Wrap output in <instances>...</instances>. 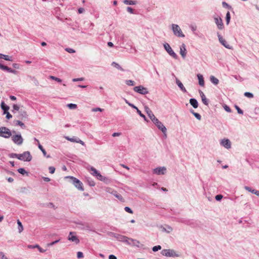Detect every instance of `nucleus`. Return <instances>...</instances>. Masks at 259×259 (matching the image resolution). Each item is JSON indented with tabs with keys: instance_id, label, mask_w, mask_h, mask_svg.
Segmentation results:
<instances>
[{
	"instance_id": "obj_34",
	"label": "nucleus",
	"mask_w": 259,
	"mask_h": 259,
	"mask_svg": "<svg viewBox=\"0 0 259 259\" xmlns=\"http://www.w3.org/2000/svg\"><path fill=\"white\" fill-rule=\"evenodd\" d=\"M123 3L125 5H134L137 4V2L134 1L124 0L123 1Z\"/></svg>"
},
{
	"instance_id": "obj_25",
	"label": "nucleus",
	"mask_w": 259,
	"mask_h": 259,
	"mask_svg": "<svg viewBox=\"0 0 259 259\" xmlns=\"http://www.w3.org/2000/svg\"><path fill=\"white\" fill-rule=\"evenodd\" d=\"M161 231L162 232H165L167 233H170L172 231V228L171 227L169 226H166L165 227H161Z\"/></svg>"
},
{
	"instance_id": "obj_17",
	"label": "nucleus",
	"mask_w": 259,
	"mask_h": 259,
	"mask_svg": "<svg viewBox=\"0 0 259 259\" xmlns=\"http://www.w3.org/2000/svg\"><path fill=\"white\" fill-rule=\"evenodd\" d=\"M65 139L67 140L72 142H75L77 143H79L81 144L82 145H84V143L82 141H81L80 139H79L77 137H73V138H69V137H65Z\"/></svg>"
},
{
	"instance_id": "obj_56",
	"label": "nucleus",
	"mask_w": 259,
	"mask_h": 259,
	"mask_svg": "<svg viewBox=\"0 0 259 259\" xmlns=\"http://www.w3.org/2000/svg\"><path fill=\"white\" fill-rule=\"evenodd\" d=\"M151 120L153 121V122L155 124H156L157 123H158L160 121L155 116L154 117H153Z\"/></svg>"
},
{
	"instance_id": "obj_47",
	"label": "nucleus",
	"mask_w": 259,
	"mask_h": 259,
	"mask_svg": "<svg viewBox=\"0 0 259 259\" xmlns=\"http://www.w3.org/2000/svg\"><path fill=\"white\" fill-rule=\"evenodd\" d=\"M161 247L160 245L155 246L152 248V250L154 252H156L160 249H161Z\"/></svg>"
},
{
	"instance_id": "obj_52",
	"label": "nucleus",
	"mask_w": 259,
	"mask_h": 259,
	"mask_svg": "<svg viewBox=\"0 0 259 259\" xmlns=\"http://www.w3.org/2000/svg\"><path fill=\"white\" fill-rule=\"evenodd\" d=\"M59 241H60V239L56 240H55V241H53V242H51L50 243H48V244H47V246H52V245H53L55 244L56 243H57L59 242Z\"/></svg>"
},
{
	"instance_id": "obj_19",
	"label": "nucleus",
	"mask_w": 259,
	"mask_h": 259,
	"mask_svg": "<svg viewBox=\"0 0 259 259\" xmlns=\"http://www.w3.org/2000/svg\"><path fill=\"white\" fill-rule=\"evenodd\" d=\"M0 69L3 70L7 71L9 72L12 73L14 74H17L18 73V71H17L16 70L12 69L11 68H9L8 66L4 65L3 64H0Z\"/></svg>"
},
{
	"instance_id": "obj_48",
	"label": "nucleus",
	"mask_w": 259,
	"mask_h": 259,
	"mask_svg": "<svg viewBox=\"0 0 259 259\" xmlns=\"http://www.w3.org/2000/svg\"><path fill=\"white\" fill-rule=\"evenodd\" d=\"M137 112L141 117H143L145 121H147V118L146 116L143 114L142 113L141 111L140 110H138Z\"/></svg>"
},
{
	"instance_id": "obj_20",
	"label": "nucleus",
	"mask_w": 259,
	"mask_h": 259,
	"mask_svg": "<svg viewBox=\"0 0 259 259\" xmlns=\"http://www.w3.org/2000/svg\"><path fill=\"white\" fill-rule=\"evenodd\" d=\"M27 116V112L25 110L21 109L18 112L17 117L21 119H23L24 118H26Z\"/></svg>"
},
{
	"instance_id": "obj_22",
	"label": "nucleus",
	"mask_w": 259,
	"mask_h": 259,
	"mask_svg": "<svg viewBox=\"0 0 259 259\" xmlns=\"http://www.w3.org/2000/svg\"><path fill=\"white\" fill-rule=\"evenodd\" d=\"M244 189L249 192L254 194L256 196L259 197V191L255 189H252L251 187L248 186H245Z\"/></svg>"
},
{
	"instance_id": "obj_10",
	"label": "nucleus",
	"mask_w": 259,
	"mask_h": 259,
	"mask_svg": "<svg viewBox=\"0 0 259 259\" xmlns=\"http://www.w3.org/2000/svg\"><path fill=\"white\" fill-rule=\"evenodd\" d=\"M220 144L225 148L229 149L231 148V142L228 139H223L220 141Z\"/></svg>"
},
{
	"instance_id": "obj_16",
	"label": "nucleus",
	"mask_w": 259,
	"mask_h": 259,
	"mask_svg": "<svg viewBox=\"0 0 259 259\" xmlns=\"http://www.w3.org/2000/svg\"><path fill=\"white\" fill-rule=\"evenodd\" d=\"M161 254L163 255L170 257V256H174L175 255V252L172 250L163 249L161 251Z\"/></svg>"
},
{
	"instance_id": "obj_61",
	"label": "nucleus",
	"mask_w": 259,
	"mask_h": 259,
	"mask_svg": "<svg viewBox=\"0 0 259 259\" xmlns=\"http://www.w3.org/2000/svg\"><path fill=\"white\" fill-rule=\"evenodd\" d=\"M84 80V78L81 77V78H73L72 79V81L73 82H76L78 81H83Z\"/></svg>"
},
{
	"instance_id": "obj_57",
	"label": "nucleus",
	"mask_w": 259,
	"mask_h": 259,
	"mask_svg": "<svg viewBox=\"0 0 259 259\" xmlns=\"http://www.w3.org/2000/svg\"><path fill=\"white\" fill-rule=\"evenodd\" d=\"M124 210L130 213H133V210L129 207L126 206L124 208Z\"/></svg>"
},
{
	"instance_id": "obj_9",
	"label": "nucleus",
	"mask_w": 259,
	"mask_h": 259,
	"mask_svg": "<svg viewBox=\"0 0 259 259\" xmlns=\"http://www.w3.org/2000/svg\"><path fill=\"white\" fill-rule=\"evenodd\" d=\"M67 238L68 240L73 242L76 244L79 243V240L77 237L76 233L74 232H70Z\"/></svg>"
},
{
	"instance_id": "obj_51",
	"label": "nucleus",
	"mask_w": 259,
	"mask_h": 259,
	"mask_svg": "<svg viewBox=\"0 0 259 259\" xmlns=\"http://www.w3.org/2000/svg\"><path fill=\"white\" fill-rule=\"evenodd\" d=\"M236 109L237 110V112L240 114H243V111L237 105L235 106Z\"/></svg>"
},
{
	"instance_id": "obj_24",
	"label": "nucleus",
	"mask_w": 259,
	"mask_h": 259,
	"mask_svg": "<svg viewBox=\"0 0 259 259\" xmlns=\"http://www.w3.org/2000/svg\"><path fill=\"white\" fill-rule=\"evenodd\" d=\"M190 104L194 108H197L198 107V103L197 101L194 98L190 99Z\"/></svg>"
},
{
	"instance_id": "obj_5",
	"label": "nucleus",
	"mask_w": 259,
	"mask_h": 259,
	"mask_svg": "<svg viewBox=\"0 0 259 259\" xmlns=\"http://www.w3.org/2000/svg\"><path fill=\"white\" fill-rule=\"evenodd\" d=\"M18 159L29 162L31 160L32 156L29 151H25L22 154H19Z\"/></svg>"
},
{
	"instance_id": "obj_58",
	"label": "nucleus",
	"mask_w": 259,
	"mask_h": 259,
	"mask_svg": "<svg viewBox=\"0 0 259 259\" xmlns=\"http://www.w3.org/2000/svg\"><path fill=\"white\" fill-rule=\"evenodd\" d=\"M222 5H223V7L224 8H229V9L231 8V7L227 3H226L225 2H223L222 3Z\"/></svg>"
},
{
	"instance_id": "obj_12",
	"label": "nucleus",
	"mask_w": 259,
	"mask_h": 259,
	"mask_svg": "<svg viewBox=\"0 0 259 259\" xmlns=\"http://www.w3.org/2000/svg\"><path fill=\"white\" fill-rule=\"evenodd\" d=\"M214 22L217 25L218 28L222 30L224 28V24L222 19L220 17H214Z\"/></svg>"
},
{
	"instance_id": "obj_55",
	"label": "nucleus",
	"mask_w": 259,
	"mask_h": 259,
	"mask_svg": "<svg viewBox=\"0 0 259 259\" xmlns=\"http://www.w3.org/2000/svg\"><path fill=\"white\" fill-rule=\"evenodd\" d=\"M77 257L78 258H82L83 257V253L82 252H80V251L77 252Z\"/></svg>"
},
{
	"instance_id": "obj_15",
	"label": "nucleus",
	"mask_w": 259,
	"mask_h": 259,
	"mask_svg": "<svg viewBox=\"0 0 259 259\" xmlns=\"http://www.w3.org/2000/svg\"><path fill=\"white\" fill-rule=\"evenodd\" d=\"M112 236L116 239L118 241L123 242L124 243L126 241L127 237L118 234L112 233Z\"/></svg>"
},
{
	"instance_id": "obj_42",
	"label": "nucleus",
	"mask_w": 259,
	"mask_h": 259,
	"mask_svg": "<svg viewBox=\"0 0 259 259\" xmlns=\"http://www.w3.org/2000/svg\"><path fill=\"white\" fill-rule=\"evenodd\" d=\"M125 83L127 85L133 86L135 84V81L132 80H126Z\"/></svg>"
},
{
	"instance_id": "obj_36",
	"label": "nucleus",
	"mask_w": 259,
	"mask_h": 259,
	"mask_svg": "<svg viewBox=\"0 0 259 259\" xmlns=\"http://www.w3.org/2000/svg\"><path fill=\"white\" fill-rule=\"evenodd\" d=\"M91 170L92 171V175H93L94 176H95L96 177L100 173L96 168H95L93 167H92L91 168Z\"/></svg>"
},
{
	"instance_id": "obj_4",
	"label": "nucleus",
	"mask_w": 259,
	"mask_h": 259,
	"mask_svg": "<svg viewBox=\"0 0 259 259\" xmlns=\"http://www.w3.org/2000/svg\"><path fill=\"white\" fill-rule=\"evenodd\" d=\"M163 48L167 54L173 58L178 59V55L173 51L170 45L167 42H165L163 44Z\"/></svg>"
},
{
	"instance_id": "obj_43",
	"label": "nucleus",
	"mask_w": 259,
	"mask_h": 259,
	"mask_svg": "<svg viewBox=\"0 0 259 259\" xmlns=\"http://www.w3.org/2000/svg\"><path fill=\"white\" fill-rule=\"evenodd\" d=\"M15 122L16 124L20 125L23 128H25V126L24 124L20 120H16Z\"/></svg>"
},
{
	"instance_id": "obj_62",
	"label": "nucleus",
	"mask_w": 259,
	"mask_h": 259,
	"mask_svg": "<svg viewBox=\"0 0 259 259\" xmlns=\"http://www.w3.org/2000/svg\"><path fill=\"white\" fill-rule=\"evenodd\" d=\"M126 10H127V11L128 12H129L130 13L134 14V10L131 7H128L126 8Z\"/></svg>"
},
{
	"instance_id": "obj_41",
	"label": "nucleus",
	"mask_w": 259,
	"mask_h": 259,
	"mask_svg": "<svg viewBox=\"0 0 259 259\" xmlns=\"http://www.w3.org/2000/svg\"><path fill=\"white\" fill-rule=\"evenodd\" d=\"M18 171L19 173H20L23 175L27 174V172L23 168H19L18 169Z\"/></svg>"
},
{
	"instance_id": "obj_59",
	"label": "nucleus",
	"mask_w": 259,
	"mask_h": 259,
	"mask_svg": "<svg viewBox=\"0 0 259 259\" xmlns=\"http://www.w3.org/2000/svg\"><path fill=\"white\" fill-rule=\"evenodd\" d=\"M0 257H1V259H8L3 252H0Z\"/></svg>"
},
{
	"instance_id": "obj_28",
	"label": "nucleus",
	"mask_w": 259,
	"mask_h": 259,
	"mask_svg": "<svg viewBox=\"0 0 259 259\" xmlns=\"http://www.w3.org/2000/svg\"><path fill=\"white\" fill-rule=\"evenodd\" d=\"M96 178L100 181H103V182H107V181L108 180V179L105 177H104L102 175H101L100 173H99L97 176L96 177Z\"/></svg>"
},
{
	"instance_id": "obj_37",
	"label": "nucleus",
	"mask_w": 259,
	"mask_h": 259,
	"mask_svg": "<svg viewBox=\"0 0 259 259\" xmlns=\"http://www.w3.org/2000/svg\"><path fill=\"white\" fill-rule=\"evenodd\" d=\"M230 19H231L230 13L228 11L227 13L226 16V23L227 25H228L229 24Z\"/></svg>"
},
{
	"instance_id": "obj_1",
	"label": "nucleus",
	"mask_w": 259,
	"mask_h": 259,
	"mask_svg": "<svg viewBox=\"0 0 259 259\" xmlns=\"http://www.w3.org/2000/svg\"><path fill=\"white\" fill-rule=\"evenodd\" d=\"M66 179H68L69 182L72 184L78 190L83 191L84 188L82 183L78 179L72 176H67L65 177Z\"/></svg>"
},
{
	"instance_id": "obj_44",
	"label": "nucleus",
	"mask_w": 259,
	"mask_h": 259,
	"mask_svg": "<svg viewBox=\"0 0 259 259\" xmlns=\"http://www.w3.org/2000/svg\"><path fill=\"white\" fill-rule=\"evenodd\" d=\"M244 95L245 97L249 98H252L253 97V94L249 92H245Z\"/></svg>"
},
{
	"instance_id": "obj_46",
	"label": "nucleus",
	"mask_w": 259,
	"mask_h": 259,
	"mask_svg": "<svg viewBox=\"0 0 259 259\" xmlns=\"http://www.w3.org/2000/svg\"><path fill=\"white\" fill-rule=\"evenodd\" d=\"M9 157L11 158H17L18 159L19 154L16 153H11L9 155Z\"/></svg>"
},
{
	"instance_id": "obj_27",
	"label": "nucleus",
	"mask_w": 259,
	"mask_h": 259,
	"mask_svg": "<svg viewBox=\"0 0 259 259\" xmlns=\"http://www.w3.org/2000/svg\"><path fill=\"white\" fill-rule=\"evenodd\" d=\"M197 77H198V79L199 80V84L202 87L204 86V81L203 77L202 75H201L200 74H197Z\"/></svg>"
},
{
	"instance_id": "obj_54",
	"label": "nucleus",
	"mask_w": 259,
	"mask_h": 259,
	"mask_svg": "<svg viewBox=\"0 0 259 259\" xmlns=\"http://www.w3.org/2000/svg\"><path fill=\"white\" fill-rule=\"evenodd\" d=\"M224 109H225L227 112H229V113L231 112V108H230L229 106H228L227 105H225V106H224Z\"/></svg>"
},
{
	"instance_id": "obj_26",
	"label": "nucleus",
	"mask_w": 259,
	"mask_h": 259,
	"mask_svg": "<svg viewBox=\"0 0 259 259\" xmlns=\"http://www.w3.org/2000/svg\"><path fill=\"white\" fill-rule=\"evenodd\" d=\"M2 109L4 111V114L6 113L7 112H8V110L10 109V107L5 104L4 102H2L1 105Z\"/></svg>"
},
{
	"instance_id": "obj_64",
	"label": "nucleus",
	"mask_w": 259,
	"mask_h": 259,
	"mask_svg": "<svg viewBox=\"0 0 259 259\" xmlns=\"http://www.w3.org/2000/svg\"><path fill=\"white\" fill-rule=\"evenodd\" d=\"M5 114H6V118L8 119L12 117V115L9 112H7Z\"/></svg>"
},
{
	"instance_id": "obj_8",
	"label": "nucleus",
	"mask_w": 259,
	"mask_h": 259,
	"mask_svg": "<svg viewBox=\"0 0 259 259\" xmlns=\"http://www.w3.org/2000/svg\"><path fill=\"white\" fill-rule=\"evenodd\" d=\"M134 91L142 95H146L148 93L147 88L142 85L137 86L134 88Z\"/></svg>"
},
{
	"instance_id": "obj_7",
	"label": "nucleus",
	"mask_w": 259,
	"mask_h": 259,
	"mask_svg": "<svg viewBox=\"0 0 259 259\" xmlns=\"http://www.w3.org/2000/svg\"><path fill=\"white\" fill-rule=\"evenodd\" d=\"M12 140L15 144L18 145H21L23 142V139L21 134L13 135L12 136Z\"/></svg>"
},
{
	"instance_id": "obj_18",
	"label": "nucleus",
	"mask_w": 259,
	"mask_h": 259,
	"mask_svg": "<svg viewBox=\"0 0 259 259\" xmlns=\"http://www.w3.org/2000/svg\"><path fill=\"white\" fill-rule=\"evenodd\" d=\"M180 54H181L182 57L183 59H185L186 58L187 55V50L186 48V45L184 44H182L180 46Z\"/></svg>"
},
{
	"instance_id": "obj_33",
	"label": "nucleus",
	"mask_w": 259,
	"mask_h": 259,
	"mask_svg": "<svg viewBox=\"0 0 259 259\" xmlns=\"http://www.w3.org/2000/svg\"><path fill=\"white\" fill-rule=\"evenodd\" d=\"M190 112L199 120L201 119V116L198 113L195 112L193 110H191Z\"/></svg>"
},
{
	"instance_id": "obj_30",
	"label": "nucleus",
	"mask_w": 259,
	"mask_h": 259,
	"mask_svg": "<svg viewBox=\"0 0 259 259\" xmlns=\"http://www.w3.org/2000/svg\"><path fill=\"white\" fill-rule=\"evenodd\" d=\"M210 80L211 82L215 85H217L219 82V79L213 76H210Z\"/></svg>"
},
{
	"instance_id": "obj_14",
	"label": "nucleus",
	"mask_w": 259,
	"mask_h": 259,
	"mask_svg": "<svg viewBox=\"0 0 259 259\" xmlns=\"http://www.w3.org/2000/svg\"><path fill=\"white\" fill-rule=\"evenodd\" d=\"M218 38H219V40L220 42L223 46H224L225 48H226L227 49H232V47L230 46L227 43V42L223 38V37L219 33H218Z\"/></svg>"
},
{
	"instance_id": "obj_50",
	"label": "nucleus",
	"mask_w": 259,
	"mask_h": 259,
	"mask_svg": "<svg viewBox=\"0 0 259 259\" xmlns=\"http://www.w3.org/2000/svg\"><path fill=\"white\" fill-rule=\"evenodd\" d=\"M103 111V109H102L99 107L94 108L92 109V111H93V112H97V111L102 112Z\"/></svg>"
},
{
	"instance_id": "obj_31",
	"label": "nucleus",
	"mask_w": 259,
	"mask_h": 259,
	"mask_svg": "<svg viewBox=\"0 0 259 259\" xmlns=\"http://www.w3.org/2000/svg\"><path fill=\"white\" fill-rule=\"evenodd\" d=\"M111 65L118 70H120L122 71H124V69L118 63H117L115 62H113L111 64Z\"/></svg>"
},
{
	"instance_id": "obj_39",
	"label": "nucleus",
	"mask_w": 259,
	"mask_h": 259,
	"mask_svg": "<svg viewBox=\"0 0 259 259\" xmlns=\"http://www.w3.org/2000/svg\"><path fill=\"white\" fill-rule=\"evenodd\" d=\"M67 106L70 109H75L77 108V105L72 103L67 104Z\"/></svg>"
},
{
	"instance_id": "obj_35",
	"label": "nucleus",
	"mask_w": 259,
	"mask_h": 259,
	"mask_svg": "<svg viewBox=\"0 0 259 259\" xmlns=\"http://www.w3.org/2000/svg\"><path fill=\"white\" fill-rule=\"evenodd\" d=\"M17 224L18 226V229L19 232L21 233L23 230V225H22L21 222L19 220H17Z\"/></svg>"
},
{
	"instance_id": "obj_23",
	"label": "nucleus",
	"mask_w": 259,
	"mask_h": 259,
	"mask_svg": "<svg viewBox=\"0 0 259 259\" xmlns=\"http://www.w3.org/2000/svg\"><path fill=\"white\" fill-rule=\"evenodd\" d=\"M176 83L182 92L184 93H186L187 92L182 82L178 78H176Z\"/></svg>"
},
{
	"instance_id": "obj_49",
	"label": "nucleus",
	"mask_w": 259,
	"mask_h": 259,
	"mask_svg": "<svg viewBox=\"0 0 259 259\" xmlns=\"http://www.w3.org/2000/svg\"><path fill=\"white\" fill-rule=\"evenodd\" d=\"M50 78L58 82H61L62 81V80L60 78L56 77L54 76H51Z\"/></svg>"
},
{
	"instance_id": "obj_45",
	"label": "nucleus",
	"mask_w": 259,
	"mask_h": 259,
	"mask_svg": "<svg viewBox=\"0 0 259 259\" xmlns=\"http://www.w3.org/2000/svg\"><path fill=\"white\" fill-rule=\"evenodd\" d=\"M147 115L148 116H149V117L150 118V119L151 120L153 117H155V115H154V114L153 113L152 111H149L147 112Z\"/></svg>"
},
{
	"instance_id": "obj_38",
	"label": "nucleus",
	"mask_w": 259,
	"mask_h": 259,
	"mask_svg": "<svg viewBox=\"0 0 259 259\" xmlns=\"http://www.w3.org/2000/svg\"><path fill=\"white\" fill-rule=\"evenodd\" d=\"M13 110H12V112L14 114L16 113V111H19V110H20V107L18 105H16V104H14L13 105Z\"/></svg>"
},
{
	"instance_id": "obj_29",
	"label": "nucleus",
	"mask_w": 259,
	"mask_h": 259,
	"mask_svg": "<svg viewBox=\"0 0 259 259\" xmlns=\"http://www.w3.org/2000/svg\"><path fill=\"white\" fill-rule=\"evenodd\" d=\"M0 58L3 59L7 61H12V57H10L8 55H4V54H1V53H0Z\"/></svg>"
},
{
	"instance_id": "obj_6",
	"label": "nucleus",
	"mask_w": 259,
	"mask_h": 259,
	"mask_svg": "<svg viewBox=\"0 0 259 259\" xmlns=\"http://www.w3.org/2000/svg\"><path fill=\"white\" fill-rule=\"evenodd\" d=\"M105 190H106V192L112 194L113 195H114L116 198H117L120 201H121L122 202L124 201V199L122 197V196L120 194H118L117 192V191L113 190L112 188H109V187H107V188H106Z\"/></svg>"
},
{
	"instance_id": "obj_2",
	"label": "nucleus",
	"mask_w": 259,
	"mask_h": 259,
	"mask_svg": "<svg viewBox=\"0 0 259 259\" xmlns=\"http://www.w3.org/2000/svg\"><path fill=\"white\" fill-rule=\"evenodd\" d=\"M15 133L16 131H13L11 132V131L6 127L2 126L0 127V137L8 139L12 136V134H14Z\"/></svg>"
},
{
	"instance_id": "obj_60",
	"label": "nucleus",
	"mask_w": 259,
	"mask_h": 259,
	"mask_svg": "<svg viewBox=\"0 0 259 259\" xmlns=\"http://www.w3.org/2000/svg\"><path fill=\"white\" fill-rule=\"evenodd\" d=\"M28 248H30V249H33V248H37V247H38V244H35L34 245H28Z\"/></svg>"
},
{
	"instance_id": "obj_11",
	"label": "nucleus",
	"mask_w": 259,
	"mask_h": 259,
	"mask_svg": "<svg viewBox=\"0 0 259 259\" xmlns=\"http://www.w3.org/2000/svg\"><path fill=\"white\" fill-rule=\"evenodd\" d=\"M166 168L164 166L158 167L153 169L154 174L157 175H164L166 173Z\"/></svg>"
},
{
	"instance_id": "obj_13",
	"label": "nucleus",
	"mask_w": 259,
	"mask_h": 259,
	"mask_svg": "<svg viewBox=\"0 0 259 259\" xmlns=\"http://www.w3.org/2000/svg\"><path fill=\"white\" fill-rule=\"evenodd\" d=\"M126 241H125L124 243L127 245H132L135 246H139L140 244V242L136 239H134L132 238H130L127 237Z\"/></svg>"
},
{
	"instance_id": "obj_53",
	"label": "nucleus",
	"mask_w": 259,
	"mask_h": 259,
	"mask_svg": "<svg viewBox=\"0 0 259 259\" xmlns=\"http://www.w3.org/2000/svg\"><path fill=\"white\" fill-rule=\"evenodd\" d=\"M215 198L217 201H220L223 198V195L221 194L217 195L215 196Z\"/></svg>"
},
{
	"instance_id": "obj_3",
	"label": "nucleus",
	"mask_w": 259,
	"mask_h": 259,
	"mask_svg": "<svg viewBox=\"0 0 259 259\" xmlns=\"http://www.w3.org/2000/svg\"><path fill=\"white\" fill-rule=\"evenodd\" d=\"M174 34L178 37H184L185 34L182 32L180 27L178 24H172L171 25Z\"/></svg>"
},
{
	"instance_id": "obj_32",
	"label": "nucleus",
	"mask_w": 259,
	"mask_h": 259,
	"mask_svg": "<svg viewBox=\"0 0 259 259\" xmlns=\"http://www.w3.org/2000/svg\"><path fill=\"white\" fill-rule=\"evenodd\" d=\"M38 147L41 151V152L43 153V155L45 156H46L47 158L50 157V155H47V152H46V150L44 149L42 146L40 144H38Z\"/></svg>"
},
{
	"instance_id": "obj_40",
	"label": "nucleus",
	"mask_w": 259,
	"mask_h": 259,
	"mask_svg": "<svg viewBox=\"0 0 259 259\" xmlns=\"http://www.w3.org/2000/svg\"><path fill=\"white\" fill-rule=\"evenodd\" d=\"M201 98V99H202V101L203 102V103L204 104H205V105H208V100L206 99L205 96H202Z\"/></svg>"
},
{
	"instance_id": "obj_21",
	"label": "nucleus",
	"mask_w": 259,
	"mask_h": 259,
	"mask_svg": "<svg viewBox=\"0 0 259 259\" xmlns=\"http://www.w3.org/2000/svg\"><path fill=\"white\" fill-rule=\"evenodd\" d=\"M156 126L158 128L159 130L161 131V132L166 136V128L165 126L162 124V123L159 121L158 123L155 124Z\"/></svg>"
},
{
	"instance_id": "obj_63",
	"label": "nucleus",
	"mask_w": 259,
	"mask_h": 259,
	"mask_svg": "<svg viewBox=\"0 0 259 259\" xmlns=\"http://www.w3.org/2000/svg\"><path fill=\"white\" fill-rule=\"evenodd\" d=\"M49 170H50V172L51 174H54V172H55V168L54 167H53V166H50L49 167Z\"/></svg>"
}]
</instances>
